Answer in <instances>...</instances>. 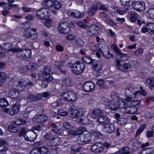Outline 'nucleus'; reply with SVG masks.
Returning <instances> with one entry per match:
<instances>
[{"mask_svg":"<svg viewBox=\"0 0 154 154\" xmlns=\"http://www.w3.org/2000/svg\"><path fill=\"white\" fill-rule=\"evenodd\" d=\"M41 122H45L48 119V117L45 115H39Z\"/></svg>","mask_w":154,"mask_h":154,"instance_id":"obj_60","label":"nucleus"},{"mask_svg":"<svg viewBox=\"0 0 154 154\" xmlns=\"http://www.w3.org/2000/svg\"><path fill=\"white\" fill-rule=\"evenodd\" d=\"M140 89H141V91H139L135 92V94H136V95L137 94H139L143 96H146L147 94L146 91L144 90L143 89V88L141 87H140Z\"/></svg>","mask_w":154,"mask_h":154,"instance_id":"obj_58","label":"nucleus"},{"mask_svg":"<svg viewBox=\"0 0 154 154\" xmlns=\"http://www.w3.org/2000/svg\"><path fill=\"white\" fill-rule=\"evenodd\" d=\"M91 50L93 53H96V56L98 58L101 57V49H100L99 47L96 45H94L91 48Z\"/></svg>","mask_w":154,"mask_h":154,"instance_id":"obj_27","label":"nucleus"},{"mask_svg":"<svg viewBox=\"0 0 154 154\" xmlns=\"http://www.w3.org/2000/svg\"><path fill=\"white\" fill-rule=\"evenodd\" d=\"M132 93L135 96H136V94H135V92L134 91V89L132 88H126L125 90V93L129 95L130 93Z\"/></svg>","mask_w":154,"mask_h":154,"instance_id":"obj_45","label":"nucleus"},{"mask_svg":"<svg viewBox=\"0 0 154 154\" xmlns=\"http://www.w3.org/2000/svg\"><path fill=\"white\" fill-rule=\"evenodd\" d=\"M7 79L5 74L4 72H0V88L2 87V85L1 82H4Z\"/></svg>","mask_w":154,"mask_h":154,"instance_id":"obj_39","label":"nucleus"},{"mask_svg":"<svg viewBox=\"0 0 154 154\" xmlns=\"http://www.w3.org/2000/svg\"><path fill=\"white\" fill-rule=\"evenodd\" d=\"M53 137V134L51 132L47 133L43 136V138L45 139H48Z\"/></svg>","mask_w":154,"mask_h":154,"instance_id":"obj_61","label":"nucleus"},{"mask_svg":"<svg viewBox=\"0 0 154 154\" xmlns=\"http://www.w3.org/2000/svg\"><path fill=\"white\" fill-rule=\"evenodd\" d=\"M20 107V103L19 102L15 103L11 109L9 114L12 116L18 113L19 111Z\"/></svg>","mask_w":154,"mask_h":154,"instance_id":"obj_18","label":"nucleus"},{"mask_svg":"<svg viewBox=\"0 0 154 154\" xmlns=\"http://www.w3.org/2000/svg\"><path fill=\"white\" fill-rule=\"evenodd\" d=\"M14 45L13 46V45L11 44H8L5 46V48L8 50H9L11 51L14 53H17V49L14 48Z\"/></svg>","mask_w":154,"mask_h":154,"instance_id":"obj_35","label":"nucleus"},{"mask_svg":"<svg viewBox=\"0 0 154 154\" xmlns=\"http://www.w3.org/2000/svg\"><path fill=\"white\" fill-rule=\"evenodd\" d=\"M92 134L96 137L100 138L102 136V134L101 132L98 131H94L92 133Z\"/></svg>","mask_w":154,"mask_h":154,"instance_id":"obj_63","label":"nucleus"},{"mask_svg":"<svg viewBox=\"0 0 154 154\" xmlns=\"http://www.w3.org/2000/svg\"><path fill=\"white\" fill-rule=\"evenodd\" d=\"M61 6L62 5L59 1L56 0L53 1L52 8L54 9L58 10L60 8Z\"/></svg>","mask_w":154,"mask_h":154,"instance_id":"obj_37","label":"nucleus"},{"mask_svg":"<svg viewBox=\"0 0 154 154\" xmlns=\"http://www.w3.org/2000/svg\"><path fill=\"white\" fill-rule=\"evenodd\" d=\"M26 129L25 128H21L19 132V135L21 137L24 136L26 134V133L27 132L26 131Z\"/></svg>","mask_w":154,"mask_h":154,"instance_id":"obj_57","label":"nucleus"},{"mask_svg":"<svg viewBox=\"0 0 154 154\" xmlns=\"http://www.w3.org/2000/svg\"><path fill=\"white\" fill-rule=\"evenodd\" d=\"M83 60L85 63L88 64H92L93 61L94 60H92L91 57L90 56H84L82 57Z\"/></svg>","mask_w":154,"mask_h":154,"instance_id":"obj_40","label":"nucleus"},{"mask_svg":"<svg viewBox=\"0 0 154 154\" xmlns=\"http://www.w3.org/2000/svg\"><path fill=\"white\" fill-rule=\"evenodd\" d=\"M146 125H143L140 127L137 130L135 135V137H136L137 136L140 134L143 131V130L146 128Z\"/></svg>","mask_w":154,"mask_h":154,"instance_id":"obj_42","label":"nucleus"},{"mask_svg":"<svg viewBox=\"0 0 154 154\" xmlns=\"http://www.w3.org/2000/svg\"><path fill=\"white\" fill-rule=\"evenodd\" d=\"M69 114L70 117L80 119L83 116V112L81 109L76 110L75 106L72 105L69 107Z\"/></svg>","mask_w":154,"mask_h":154,"instance_id":"obj_2","label":"nucleus"},{"mask_svg":"<svg viewBox=\"0 0 154 154\" xmlns=\"http://www.w3.org/2000/svg\"><path fill=\"white\" fill-rule=\"evenodd\" d=\"M101 53H102L103 56L106 59H110L113 56V55L109 52V50L107 48L101 50Z\"/></svg>","mask_w":154,"mask_h":154,"instance_id":"obj_26","label":"nucleus"},{"mask_svg":"<svg viewBox=\"0 0 154 154\" xmlns=\"http://www.w3.org/2000/svg\"><path fill=\"white\" fill-rule=\"evenodd\" d=\"M65 63L63 61H59L54 63V65L58 69H60L64 66Z\"/></svg>","mask_w":154,"mask_h":154,"instance_id":"obj_34","label":"nucleus"},{"mask_svg":"<svg viewBox=\"0 0 154 154\" xmlns=\"http://www.w3.org/2000/svg\"><path fill=\"white\" fill-rule=\"evenodd\" d=\"M92 65L93 70L96 72H99L101 71L103 67V64L101 62L95 60L93 61Z\"/></svg>","mask_w":154,"mask_h":154,"instance_id":"obj_17","label":"nucleus"},{"mask_svg":"<svg viewBox=\"0 0 154 154\" xmlns=\"http://www.w3.org/2000/svg\"><path fill=\"white\" fill-rule=\"evenodd\" d=\"M63 127L65 129H71L72 128V126L67 121H65L63 123Z\"/></svg>","mask_w":154,"mask_h":154,"instance_id":"obj_53","label":"nucleus"},{"mask_svg":"<svg viewBox=\"0 0 154 154\" xmlns=\"http://www.w3.org/2000/svg\"><path fill=\"white\" fill-rule=\"evenodd\" d=\"M61 96L62 100L65 101H73L77 98L76 93L71 91L63 92L61 94Z\"/></svg>","mask_w":154,"mask_h":154,"instance_id":"obj_4","label":"nucleus"},{"mask_svg":"<svg viewBox=\"0 0 154 154\" xmlns=\"http://www.w3.org/2000/svg\"><path fill=\"white\" fill-rule=\"evenodd\" d=\"M97 9V7L96 5H93L91 7L88 11V15L90 16H92L96 11Z\"/></svg>","mask_w":154,"mask_h":154,"instance_id":"obj_38","label":"nucleus"},{"mask_svg":"<svg viewBox=\"0 0 154 154\" xmlns=\"http://www.w3.org/2000/svg\"><path fill=\"white\" fill-rule=\"evenodd\" d=\"M104 131L108 134H111L115 131L116 127L113 123H108L105 124L103 126Z\"/></svg>","mask_w":154,"mask_h":154,"instance_id":"obj_14","label":"nucleus"},{"mask_svg":"<svg viewBox=\"0 0 154 154\" xmlns=\"http://www.w3.org/2000/svg\"><path fill=\"white\" fill-rule=\"evenodd\" d=\"M45 128V125L44 123L40 124L32 128V129L35 132H37V134H39V132L42 131Z\"/></svg>","mask_w":154,"mask_h":154,"instance_id":"obj_28","label":"nucleus"},{"mask_svg":"<svg viewBox=\"0 0 154 154\" xmlns=\"http://www.w3.org/2000/svg\"><path fill=\"white\" fill-rule=\"evenodd\" d=\"M52 20L51 19H47L44 22V25L47 27H51L52 24Z\"/></svg>","mask_w":154,"mask_h":154,"instance_id":"obj_52","label":"nucleus"},{"mask_svg":"<svg viewBox=\"0 0 154 154\" xmlns=\"http://www.w3.org/2000/svg\"><path fill=\"white\" fill-rule=\"evenodd\" d=\"M19 129V128L17 125H11L8 127L9 131L11 133H16L18 131Z\"/></svg>","mask_w":154,"mask_h":154,"instance_id":"obj_30","label":"nucleus"},{"mask_svg":"<svg viewBox=\"0 0 154 154\" xmlns=\"http://www.w3.org/2000/svg\"><path fill=\"white\" fill-rule=\"evenodd\" d=\"M53 1L49 0H46L42 3V5L44 6L46 8H44L38 11L36 13L37 17L39 18L44 20L46 17H49L51 15L49 12V9L52 11L54 14L56 11L52 10Z\"/></svg>","mask_w":154,"mask_h":154,"instance_id":"obj_1","label":"nucleus"},{"mask_svg":"<svg viewBox=\"0 0 154 154\" xmlns=\"http://www.w3.org/2000/svg\"><path fill=\"white\" fill-rule=\"evenodd\" d=\"M83 139L84 140L85 144H87L91 140V137L90 135L86 134L82 135Z\"/></svg>","mask_w":154,"mask_h":154,"instance_id":"obj_47","label":"nucleus"},{"mask_svg":"<svg viewBox=\"0 0 154 154\" xmlns=\"http://www.w3.org/2000/svg\"><path fill=\"white\" fill-rule=\"evenodd\" d=\"M111 97L112 99L115 101H118L120 99L117 93L112 92L111 94Z\"/></svg>","mask_w":154,"mask_h":154,"instance_id":"obj_55","label":"nucleus"},{"mask_svg":"<svg viewBox=\"0 0 154 154\" xmlns=\"http://www.w3.org/2000/svg\"><path fill=\"white\" fill-rule=\"evenodd\" d=\"M51 130L53 132L56 134H60L62 132V130L61 129L57 127L56 128H52Z\"/></svg>","mask_w":154,"mask_h":154,"instance_id":"obj_59","label":"nucleus"},{"mask_svg":"<svg viewBox=\"0 0 154 154\" xmlns=\"http://www.w3.org/2000/svg\"><path fill=\"white\" fill-rule=\"evenodd\" d=\"M116 61V66L121 70H123V69L127 70L130 66V65L126 63H121V61L119 59H117Z\"/></svg>","mask_w":154,"mask_h":154,"instance_id":"obj_22","label":"nucleus"},{"mask_svg":"<svg viewBox=\"0 0 154 154\" xmlns=\"http://www.w3.org/2000/svg\"><path fill=\"white\" fill-rule=\"evenodd\" d=\"M40 75H42L43 77V79L45 80L46 81L50 82L53 79V77L50 73L47 74H43V72L41 73Z\"/></svg>","mask_w":154,"mask_h":154,"instance_id":"obj_29","label":"nucleus"},{"mask_svg":"<svg viewBox=\"0 0 154 154\" xmlns=\"http://www.w3.org/2000/svg\"><path fill=\"white\" fill-rule=\"evenodd\" d=\"M14 122L17 125H23L26 123V121L25 120L22 119H16Z\"/></svg>","mask_w":154,"mask_h":154,"instance_id":"obj_44","label":"nucleus"},{"mask_svg":"<svg viewBox=\"0 0 154 154\" xmlns=\"http://www.w3.org/2000/svg\"><path fill=\"white\" fill-rule=\"evenodd\" d=\"M85 68V66L83 63L78 62L73 65L72 67V71L73 73L78 75L82 73Z\"/></svg>","mask_w":154,"mask_h":154,"instance_id":"obj_5","label":"nucleus"},{"mask_svg":"<svg viewBox=\"0 0 154 154\" xmlns=\"http://www.w3.org/2000/svg\"><path fill=\"white\" fill-rule=\"evenodd\" d=\"M13 86L15 89L19 91H22L27 87V83L24 80L21 79L20 81L14 83Z\"/></svg>","mask_w":154,"mask_h":154,"instance_id":"obj_10","label":"nucleus"},{"mask_svg":"<svg viewBox=\"0 0 154 154\" xmlns=\"http://www.w3.org/2000/svg\"><path fill=\"white\" fill-rule=\"evenodd\" d=\"M62 82L63 85L66 87H71L73 85L72 81L70 78L66 77L63 78Z\"/></svg>","mask_w":154,"mask_h":154,"instance_id":"obj_23","label":"nucleus"},{"mask_svg":"<svg viewBox=\"0 0 154 154\" xmlns=\"http://www.w3.org/2000/svg\"><path fill=\"white\" fill-rule=\"evenodd\" d=\"M106 108L110 109L115 110L118 109V106L113 101H109L108 103L105 104Z\"/></svg>","mask_w":154,"mask_h":154,"instance_id":"obj_24","label":"nucleus"},{"mask_svg":"<svg viewBox=\"0 0 154 154\" xmlns=\"http://www.w3.org/2000/svg\"><path fill=\"white\" fill-rule=\"evenodd\" d=\"M104 115L103 111L98 109H96L93 110L91 113V117L94 119H96Z\"/></svg>","mask_w":154,"mask_h":154,"instance_id":"obj_15","label":"nucleus"},{"mask_svg":"<svg viewBox=\"0 0 154 154\" xmlns=\"http://www.w3.org/2000/svg\"><path fill=\"white\" fill-rule=\"evenodd\" d=\"M8 105V103L7 100L4 98L0 99V106L4 108Z\"/></svg>","mask_w":154,"mask_h":154,"instance_id":"obj_41","label":"nucleus"},{"mask_svg":"<svg viewBox=\"0 0 154 154\" xmlns=\"http://www.w3.org/2000/svg\"><path fill=\"white\" fill-rule=\"evenodd\" d=\"M132 6L135 10L141 11L145 10V6L144 2L140 1H135L132 2Z\"/></svg>","mask_w":154,"mask_h":154,"instance_id":"obj_8","label":"nucleus"},{"mask_svg":"<svg viewBox=\"0 0 154 154\" xmlns=\"http://www.w3.org/2000/svg\"><path fill=\"white\" fill-rule=\"evenodd\" d=\"M70 29V25L67 22H62L60 23L57 27L58 32L62 34H66L69 33Z\"/></svg>","mask_w":154,"mask_h":154,"instance_id":"obj_3","label":"nucleus"},{"mask_svg":"<svg viewBox=\"0 0 154 154\" xmlns=\"http://www.w3.org/2000/svg\"><path fill=\"white\" fill-rule=\"evenodd\" d=\"M126 13V10H114L112 11L111 14L112 15H114L116 14V13H119V14L121 15H124L125 13Z\"/></svg>","mask_w":154,"mask_h":154,"instance_id":"obj_48","label":"nucleus"},{"mask_svg":"<svg viewBox=\"0 0 154 154\" xmlns=\"http://www.w3.org/2000/svg\"><path fill=\"white\" fill-rule=\"evenodd\" d=\"M37 133V132H35L32 129L30 130L26 133L24 138L27 141H33L35 140L38 135Z\"/></svg>","mask_w":154,"mask_h":154,"instance_id":"obj_9","label":"nucleus"},{"mask_svg":"<svg viewBox=\"0 0 154 154\" xmlns=\"http://www.w3.org/2000/svg\"><path fill=\"white\" fill-rule=\"evenodd\" d=\"M149 87L154 88V79L152 77L147 79L145 82Z\"/></svg>","mask_w":154,"mask_h":154,"instance_id":"obj_33","label":"nucleus"},{"mask_svg":"<svg viewBox=\"0 0 154 154\" xmlns=\"http://www.w3.org/2000/svg\"><path fill=\"white\" fill-rule=\"evenodd\" d=\"M77 134H79L87 132L86 129L83 127H80L76 129Z\"/></svg>","mask_w":154,"mask_h":154,"instance_id":"obj_49","label":"nucleus"},{"mask_svg":"<svg viewBox=\"0 0 154 154\" xmlns=\"http://www.w3.org/2000/svg\"><path fill=\"white\" fill-rule=\"evenodd\" d=\"M17 56L23 59L29 58L32 55L31 51L30 50L20 48H17Z\"/></svg>","mask_w":154,"mask_h":154,"instance_id":"obj_6","label":"nucleus"},{"mask_svg":"<svg viewBox=\"0 0 154 154\" xmlns=\"http://www.w3.org/2000/svg\"><path fill=\"white\" fill-rule=\"evenodd\" d=\"M82 135L79 136L77 140V142L79 145L85 144Z\"/></svg>","mask_w":154,"mask_h":154,"instance_id":"obj_54","label":"nucleus"},{"mask_svg":"<svg viewBox=\"0 0 154 154\" xmlns=\"http://www.w3.org/2000/svg\"><path fill=\"white\" fill-rule=\"evenodd\" d=\"M88 30L89 35H96L98 33V28L96 25H93L88 28Z\"/></svg>","mask_w":154,"mask_h":154,"instance_id":"obj_21","label":"nucleus"},{"mask_svg":"<svg viewBox=\"0 0 154 154\" xmlns=\"http://www.w3.org/2000/svg\"><path fill=\"white\" fill-rule=\"evenodd\" d=\"M51 72V67L49 65L46 66L44 69V72L43 74L49 73Z\"/></svg>","mask_w":154,"mask_h":154,"instance_id":"obj_64","label":"nucleus"},{"mask_svg":"<svg viewBox=\"0 0 154 154\" xmlns=\"http://www.w3.org/2000/svg\"><path fill=\"white\" fill-rule=\"evenodd\" d=\"M116 105L118 106V108L120 109H125L128 105L127 103L122 99H119Z\"/></svg>","mask_w":154,"mask_h":154,"instance_id":"obj_31","label":"nucleus"},{"mask_svg":"<svg viewBox=\"0 0 154 154\" xmlns=\"http://www.w3.org/2000/svg\"><path fill=\"white\" fill-rule=\"evenodd\" d=\"M146 117L150 119L154 117V112H151L148 113H146L145 115Z\"/></svg>","mask_w":154,"mask_h":154,"instance_id":"obj_62","label":"nucleus"},{"mask_svg":"<svg viewBox=\"0 0 154 154\" xmlns=\"http://www.w3.org/2000/svg\"><path fill=\"white\" fill-rule=\"evenodd\" d=\"M104 147V145L101 143L97 142L92 146L91 150L95 153H101L103 151Z\"/></svg>","mask_w":154,"mask_h":154,"instance_id":"obj_11","label":"nucleus"},{"mask_svg":"<svg viewBox=\"0 0 154 154\" xmlns=\"http://www.w3.org/2000/svg\"><path fill=\"white\" fill-rule=\"evenodd\" d=\"M61 139L58 137H54L50 138L47 142V145L48 146H54L61 143Z\"/></svg>","mask_w":154,"mask_h":154,"instance_id":"obj_12","label":"nucleus"},{"mask_svg":"<svg viewBox=\"0 0 154 154\" xmlns=\"http://www.w3.org/2000/svg\"><path fill=\"white\" fill-rule=\"evenodd\" d=\"M40 154H46L49 151V149L45 146H42L38 148Z\"/></svg>","mask_w":154,"mask_h":154,"instance_id":"obj_43","label":"nucleus"},{"mask_svg":"<svg viewBox=\"0 0 154 154\" xmlns=\"http://www.w3.org/2000/svg\"><path fill=\"white\" fill-rule=\"evenodd\" d=\"M137 108L134 106H128L126 107L124 109V111L121 113L124 115L125 113L131 114L134 113L137 111Z\"/></svg>","mask_w":154,"mask_h":154,"instance_id":"obj_20","label":"nucleus"},{"mask_svg":"<svg viewBox=\"0 0 154 154\" xmlns=\"http://www.w3.org/2000/svg\"><path fill=\"white\" fill-rule=\"evenodd\" d=\"M146 15L148 18L154 19V8H150L147 11Z\"/></svg>","mask_w":154,"mask_h":154,"instance_id":"obj_32","label":"nucleus"},{"mask_svg":"<svg viewBox=\"0 0 154 154\" xmlns=\"http://www.w3.org/2000/svg\"><path fill=\"white\" fill-rule=\"evenodd\" d=\"M112 48L113 49L116 54L120 55L121 60L120 61H126L128 59V56L126 54L122 53L118 47L116 45H112Z\"/></svg>","mask_w":154,"mask_h":154,"instance_id":"obj_13","label":"nucleus"},{"mask_svg":"<svg viewBox=\"0 0 154 154\" xmlns=\"http://www.w3.org/2000/svg\"><path fill=\"white\" fill-rule=\"evenodd\" d=\"M79 122L84 125H87L89 123L88 119L86 117H83L80 119Z\"/></svg>","mask_w":154,"mask_h":154,"instance_id":"obj_50","label":"nucleus"},{"mask_svg":"<svg viewBox=\"0 0 154 154\" xmlns=\"http://www.w3.org/2000/svg\"><path fill=\"white\" fill-rule=\"evenodd\" d=\"M23 37L25 38H37V35L34 28L28 27L26 30L23 33Z\"/></svg>","mask_w":154,"mask_h":154,"instance_id":"obj_7","label":"nucleus"},{"mask_svg":"<svg viewBox=\"0 0 154 154\" xmlns=\"http://www.w3.org/2000/svg\"><path fill=\"white\" fill-rule=\"evenodd\" d=\"M67 14L69 16L74 17L76 18H80L83 16V13L78 11H73L69 10Z\"/></svg>","mask_w":154,"mask_h":154,"instance_id":"obj_19","label":"nucleus"},{"mask_svg":"<svg viewBox=\"0 0 154 154\" xmlns=\"http://www.w3.org/2000/svg\"><path fill=\"white\" fill-rule=\"evenodd\" d=\"M129 17L130 21L132 22L135 21L137 18L136 14L134 13L131 14Z\"/></svg>","mask_w":154,"mask_h":154,"instance_id":"obj_56","label":"nucleus"},{"mask_svg":"<svg viewBox=\"0 0 154 154\" xmlns=\"http://www.w3.org/2000/svg\"><path fill=\"white\" fill-rule=\"evenodd\" d=\"M29 70L28 66L27 65L23 66L19 68V71L20 73H25Z\"/></svg>","mask_w":154,"mask_h":154,"instance_id":"obj_51","label":"nucleus"},{"mask_svg":"<svg viewBox=\"0 0 154 154\" xmlns=\"http://www.w3.org/2000/svg\"><path fill=\"white\" fill-rule=\"evenodd\" d=\"M129 149L130 148L128 147L125 146L120 150L119 153L121 154H128L129 152Z\"/></svg>","mask_w":154,"mask_h":154,"instance_id":"obj_46","label":"nucleus"},{"mask_svg":"<svg viewBox=\"0 0 154 154\" xmlns=\"http://www.w3.org/2000/svg\"><path fill=\"white\" fill-rule=\"evenodd\" d=\"M95 85L91 82H86L83 86V89L85 91L89 92L93 91L95 88Z\"/></svg>","mask_w":154,"mask_h":154,"instance_id":"obj_16","label":"nucleus"},{"mask_svg":"<svg viewBox=\"0 0 154 154\" xmlns=\"http://www.w3.org/2000/svg\"><path fill=\"white\" fill-rule=\"evenodd\" d=\"M8 2L9 5L4 2H0V7H2L4 9H11L12 8V5L10 4L14 2V0H8Z\"/></svg>","mask_w":154,"mask_h":154,"instance_id":"obj_25","label":"nucleus"},{"mask_svg":"<svg viewBox=\"0 0 154 154\" xmlns=\"http://www.w3.org/2000/svg\"><path fill=\"white\" fill-rule=\"evenodd\" d=\"M98 119L99 122L103 124L104 126L105 124H107V122L108 120V118L104 116L103 115L99 117Z\"/></svg>","mask_w":154,"mask_h":154,"instance_id":"obj_36","label":"nucleus"}]
</instances>
